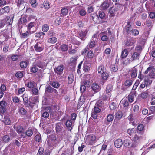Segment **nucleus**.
I'll list each match as a JSON object with an SVG mask.
<instances>
[{"label": "nucleus", "instance_id": "1", "mask_svg": "<svg viewBox=\"0 0 155 155\" xmlns=\"http://www.w3.org/2000/svg\"><path fill=\"white\" fill-rule=\"evenodd\" d=\"M144 74H148L151 78H153L155 76V68L153 66H150L147 68Z\"/></svg>", "mask_w": 155, "mask_h": 155}, {"label": "nucleus", "instance_id": "2", "mask_svg": "<svg viewBox=\"0 0 155 155\" xmlns=\"http://www.w3.org/2000/svg\"><path fill=\"white\" fill-rule=\"evenodd\" d=\"M145 30L147 33L149 34L152 26V21L150 20H147L146 23L144 24Z\"/></svg>", "mask_w": 155, "mask_h": 155}, {"label": "nucleus", "instance_id": "3", "mask_svg": "<svg viewBox=\"0 0 155 155\" xmlns=\"http://www.w3.org/2000/svg\"><path fill=\"white\" fill-rule=\"evenodd\" d=\"M96 137L92 134L87 136L86 138L87 142L90 145H92L96 141Z\"/></svg>", "mask_w": 155, "mask_h": 155}, {"label": "nucleus", "instance_id": "4", "mask_svg": "<svg viewBox=\"0 0 155 155\" xmlns=\"http://www.w3.org/2000/svg\"><path fill=\"white\" fill-rule=\"evenodd\" d=\"M101 111V110L98 107H95L93 109L91 113V117L94 119H96L98 113Z\"/></svg>", "mask_w": 155, "mask_h": 155}, {"label": "nucleus", "instance_id": "5", "mask_svg": "<svg viewBox=\"0 0 155 155\" xmlns=\"http://www.w3.org/2000/svg\"><path fill=\"white\" fill-rule=\"evenodd\" d=\"M6 102L2 100L0 102V113L1 114H3L6 110Z\"/></svg>", "mask_w": 155, "mask_h": 155}, {"label": "nucleus", "instance_id": "6", "mask_svg": "<svg viewBox=\"0 0 155 155\" xmlns=\"http://www.w3.org/2000/svg\"><path fill=\"white\" fill-rule=\"evenodd\" d=\"M34 48L37 52L41 51L44 49V45L41 42H37L34 46Z\"/></svg>", "mask_w": 155, "mask_h": 155}, {"label": "nucleus", "instance_id": "7", "mask_svg": "<svg viewBox=\"0 0 155 155\" xmlns=\"http://www.w3.org/2000/svg\"><path fill=\"white\" fill-rule=\"evenodd\" d=\"M64 66L62 65H60L54 69L55 73L57 74V75L60 76L63 73Z\"/></svg>", "mask_w": 155, "mask_h": 155}, {"label": "nucleus", "instance_id": "8", "mask_svg": "<svg viewBox=\"0 0 155 155\" xmlns=\"http://www.w3.org/2000/svg\"><path fill=\"white\" fill-rule=\"evenodd\" d=\"M142 139V137L141 136H138L136 134L133 138V143L135 145H137L141 142Z\"/></svg>", "mask_w": 155, "mask_h": 155}, {"label": "nucleus", "instance_id": "9", "mask_svg": "<svg viewBox=\"0 0 155 155\" xmlns=\"http://www.w3.org/2000/svg\"><path fill=\"white\" fill-rule=\"evenodd\" d=\"M133 24V22L130 20L128 21L127 25L124 28L126 32L129 33L131 32V30H132L131 26Z\"/></svg>", "mask_w": 155, "mask_h": 155}, {"label": "nucleus", "instance_id": "10", "mask_svg": "<svg viewBox=\"0 0 155 155\" xmlns=\"http://www.w3.org/2000/svg\"><path fill=\"white\" fill-rule=\"evenodd\" d=\"M124 145L125 147H135L136 145H134V143L132 144L131 140L128 139L125 140L124 142Z\"/></svg>", "mask_w": 155, "mask_h": 155}, {"label": "nucleus", "instance_id": "11", "mask_svg": "<svg viewBox=\"0 0 155 155\" xmlns=\"http://www.w3.org/2000/svg\"><path fill=\"white\" fill-rule=\"evenodd\" d=\"M91 89L93 91L95 92L99 91L101 89V87L96 83H93L91 85Z\"/></svg>", "mask_w": 155, "mask_h": 155}, {"label": "nucleus", "instance_id": "12", "mask_svg": "<svg viewBox=\"0 0 155 155\" xmlns=\"http://www.w3.org/2000/svg\"><path fill=\"white\" fill-rule=\"evenodd\" d=\"M136 42L135 39L131 38L130 39L127 40L125 42V45L127 46H132Z\"/></svg>", "mask_w": 155, "mask_h": 155}, {"label": "nucleus", "instance_id": "13", "mask_svg": "<svg viewBox=\"0 0 155 155\" xmlns=\"http://www.w3.org/2000/svg\"><path fill=\"white\" fill-rule=\"evenodd\" d=\"M35 140L36 141L35 143V145L36 147H38L39 144L41 142V135L39 134H37L35 137Z\"/></svg>", "mask_w": 155, "mask_h": 155}, {"label": "nucleus", "instance_id": "14", "mask_svg": "<svg viewBox=\"0 0 155 155\" xmlns=\"http://www.w3.org/2000/svg\"><path fill=\"white\" fill-rule=\"evenodd\" d=\"M44 149L42 148H40L37 155H49V151L48 150H45L44 152Z\"/></svg>", "mask_w": 155, "mask_h": 155}, {"label": "nucleus", "instance_id": "15", "mask_svg": "<svg viewBox=\"0 0 155 155\" xmlns=\"http://www.w3.org/2000/svg\"><path fill=\"white\" fill-rule=\"evenodd\" d=\"M14 15L12 14L6 17V21L8 25L12 24L13 22Z\"/></svg>", "mask_w": 155, "mask_h": 155}, {"label": "nucleus", "instance_id": "16", "mask_svg": "<svg viewBox=\"0 0 155 155\" xmlns=\"http://www.w3.org/2000/svg\"><path fill=\"white\" fill-rule=\"evenodd\" d=\"M114 143L115 146L116 147L119 148L122 145V140L120 139H118L115 140Z\"/></svg>", "mask_w": 155, "mask_h": 155}, {"label": "nucleus", "instance_id": "17", "mask_svg": "<svg viewBox=\"0 0 155 155\" xmlns=\"http://www.w3.org/2000/svg\"><path fill=\"white\" fill-rule=\"evenodd\" d=\"M117 10L115 8L113 7L110 8L109 10V14H110L109 16L113 17L114 16L117 12Z\"/></svg>", "mask_w": 155, "mask_h": 155}, {"label": "nucleus", "instance_id": "18", "mask_svg": "<svg viewBox=\"0 0 155 155\" xmlns=\"http://www.w3.org/2000/svg\"><path fill=\"white\" fill-rule=\"evenodd\" d=\"M91 18L95 22L97 23L99 21V18L97 13H94L91 14Z\"/></svg>", "mask_w": 155, "mask_h": 155}, {"label": "nucleus", "instance_id": "19", "mask_svg": "<svg viewBox=\"0 0 155 155\" xmlns=\"http://www.w3.org/2000/svg\"><path fill=\"white\" fill-rule=\"evenodd\" d=\"M65 125L69 131H71L73 125L72 122L71 120H67L66 122Z\"/></svg>", "mask_w": 155, "mask_h": 155}, {"label": "nucleus", "instance_id": "20", "mask_svg": "<svg viewBox=\"0 0 155 155\" xmlns=\"http://www.w3.org/2000/svg\"><path fill=\"white\" fill-rule=\"evenodd\" d=\"M35 63V65L42 69L45 68L46 66V63L43 62L38 61Z\"/></svg>", "mask_w": 155, "mask_h": 155}, {"label": "nucleus", "instance_id": "21", "mask_svg": "<svg viewBox=\"0 0 155 155\" xmlns=\"http://www.w3.org/2000/svg\"><path fill=\"white\" fill-rule=\"evenodd\" d=\"M52 92H54L56 93L57 92V91L56 89L52 88L50 86L48 85H47L46 87L45 92L51 93Z\"/></svg>", "mask_w": 155, "mask_h": 155}, {"label": "nucleus", "instance_id": "22", "mask_svg": "<svg viewBox=\"0 0 155 155\" xmlns=\"http://www.w3.org/2000/svg\"><path fill=\"white\" fill-rule=\"evenodd\" d=\"M131 77L132 78H135L136 77L137 74V70L135 68H133L131 71Z\"/></svg>", "mask_w": 155, "mask_h": 155}, {"label": "nucleus", "instance_id": "23", "mask_svg": "<svg viewBox=\"0 0 155 155\" xmlns=\"http://www.w3.org/2000/svg\"><path fill=\"white\" fill-rule=\"evenodd\" d=\"M35 23L34 22H31L27 25V31L31 33H33L34 31H31V30L32 28H34Z\"/></svg>", "mask_w": 155, "mask_h": 155}, {"label": "nucleus", "instance_id": "24", "mask_svg": "<svg viewBox=\"0 0 155 155\" xmlns=\"http://www.w3.org/2000/svg\"><path fill=\"white\" fill-rule=\"evenodd\" d=\"M10 11V8L9 6H7L1 9L0 10V12L2 14H3L5 12H9Z\"/></svg>", "mask_w": 155, "mask_h": 155}, {"label": "nucleus", "instance_id": "25", "mask_svg": "<svg viewBox=\"0 0 155 155\" xmlns=\"http://www.w3.org/2000/svg\"><path fill=\"white\" fill-rule=\"evenodd\" d=\"M79 37L82 40H84L86 38L87 33L85 32L81 31L79 34Z\"/></svg>", "mask_w": 155, "mask_h": 155}, {"label": "nucleus", "instance_id": "26", "mask_svg": "<svg viewBox=\"0 0 155 155\" xmlns=\"http://www.w3.org/2000/svg\"><path fill=\"white\" fill-rule=\"evenodd\" d=\"M26 84L27 87L30 88H33L35 84V83L32 81H30Z\"/></svg>", "mask_w": 155, "mask_h": 155}, {"label": "nucleus", "instance_id": "27", "mask_svg": "<svg viewBox=\"0 0 155 155\" xmlns=\"http://www.w3.org/2000/svg\"><path fill=\"white\" fill-rule=\"evenodd\" d=\"M109 3L106 1L104 2L101 5V8L102 10L107 9L109 7Z\"/></svg>", "mask_w": 155, "mask_h": 155}, {"label": "nucleus", "instance_id": "28", "mask_svg": "<svg viewBox=\"0 0 155 155\" xmlns=\"http://www.w3.org/2000/svg\"><path fill=\"white\" fill-rule=\"evenodd\" d=\"M128 52L127 49H124L122 51L121 55L122 58H125L128 55Z\"/></svg>", "mask_w": 155, "mask_h": 155}, {"label": "nucleus", "instance_id": "29", "mask_svg": "<svg viewBox=\"0 0 155 155\" xmlns=\"http://www.w3.org/2000/svg\"><path fill=\"white\" fill-rule=\"evenodd\" d=\"M68 12V10L66 7H64L61 10V14L63 16L67 15Z\"/></svg>", "mask_w": 155, "mask_h": 155}, {"label": "nucleus", "instance_id": "30", "mask_svg": "<svg viewBox=\"0 0 155 155\" xmlns=\"http://www.w3.org/2000/svg\"><path fill=\"white\" fill-rule=\"evenodd\" d=\"M57 41V38L55 37H52L49 38L47 42L50 43L54 44L56 43Z\"/></svg>", "mask_w": 155, "mask_h": 155}, {"label": "nucleus", "instance_id": "31", "mask_svg": "<svg viewBox=\"0 0 155 155\" xmlns=\"http://www.w3.org/2000/svg\"><path fill=\"white\" fill-rule=\"evenodd\" d=\"M27 22V20L24 17H21L18 21L19 25L22 24H24Z\"/></svg>", "mask_w": 155, "mask_h": 155}, {"label": "nucleus", "instance_id": "32", "mask_svg": "<svg viewBox=\"0 0 155 155\" xmlns=\"http://www.w3.org/2000/svg\"><path fill=\"white\" fill-rule=\"evenodd\" d=\"M139 55L140 54L138 52H134L131 57V58H132V61L138 59Z\"/></svg>", "mask_w": 155, "mask_h": 155}, {"label": "nucleus", "instance_id": "33", "mask_svg": "<svg viewBox=\"0 0 155 155\" xmlns=\"http://www.w3.org/2000/svg\"><path fill=\"white\" fill-rule=\"evenodd\" d=\"M81 84L87 87H90L91 84L90 81L86 80L83 81Z\"/></svg>", "mask_w": 155, "mask_h": 155}, {"label": "nucleus", "instance_id": "34", "mask_svg": "<svg viewBox=\"0 0 155 155\" xmlns=\"http://www.w3.org/2000/svg\"><path fill=\"white\" fill-rule=\"evenodd\" d=\"M22 97L24 101V104H26L28 102V97L27 94H24L22 96Z\"/></svg>", "mask_w": 155, "mask_h": 155}, {"label": "nucleus", "instance_id": "35", "mask_svg": "<svg viewBox=\"0 0 155 155\" xmlns=\"http://www.w3.org/2000/svg\"><path fill=\"white\" fill-rule=\"evenodd\" d=\"M104 65H101L98 67V73L100 74H102L104 73Z\"/></svg>", "mask_w": 155, "mask_h": 155}, {"label": "nucleus", "instance_id": "36", "mask_svg": "<svg viewBox=\"0 0 155 155\" xmlns=\"http://www.w3.org/2000/svg\"><path fill=\"white\" fill-rule=\"evenodd\" d=\"M16 131L18 134L22 133L23 132V128L22 126H19L15 128Z\"/></svg>", "mask_w": 155, "mask_h": 155}, {"label": "nucleus", "instance_id": "37", "mask_svg": "<svg viewBox=\"0 0 155 155\" xmlns=\"http://www.w3.org/2000/svg\"><path fill=\"white\" fill-rule=\"evenodd\" d=\"M122 104L124 107H127L129 105V102L127 99H123L122 101Z\"/></svg>", "mask_w": 155, "mask_h": 155}, {"label": "nucleus", "instance_id": "38", "mask_svg": "<svg viewBox=\"0 0 155 155\" xmlns=\"http://www.w3.org/2000/svg\"><path fill=\"white\" fill-rule=\"evenodd\" d=\"M132 84V81L130 79L126 80L124 83V85L126 86L129 87L131 86Z\"/></svg>", "mask_w": 155, "mask_h": 155}, {"label": "nucleus", "instance_id": "39", "mask_svg": "<svg viewBox=\"0 0 155 155\" xmlns=\"http://www.w3.org/2000/svg\"><path fill=\"white\" fill-rule=\"evenodd\" d=\"M95 43L94 40H91L88 44L87 47L90 48L94 47L95 46Z\"/></svg>", "mask_w": 155, "mask_h": 155}, {"label": "nucleus", "instance_id": "40", "mask_svg": "<svg viewBox=\"0 0 155 155\" xmlns=\"http://www.w3.org/2000/svg\"><path fill=\"white\" fill-rule=\"evenodd\" d=\"M38 69L36 66V65H35V63H34L31 69V71L33 73H35L38 71Z\"/></svg>", "mask_w": 155, "mask_h": 155}, {"label": "nucleus", "instance_id": "41", "mask_svg": "<svg viewBox=\"0 0 155 155\" xmlns=\"http://www.w3.org/2000/svg\"><path fill=\"white\" fill-rule=\"evenodd\" d=\"M60 48L62 51H66L68 49V46L65 44H62Z\"/></svg>", "mask_w": 155, "mask_h": 155}, {"label": "nucleus", "instance_id": "42", "mask_svg": "<svg viewBox=\"0 0 155 155\" xmlns=\"http://www.w3.org/2000/svg\"><path fill=\"white\" fill-rule=\"evenodd\" d=\"M103 34L104 32H102L100 33V35H102L101 38V40L103 41H106L109 39V38L106 35H103Z\"/></svg>", "mask_w": 155, "mask_h": 155}, {"label": "nucleus", "instance_id": "43", "mask_svg": "<svg viewBox=\"0 0 155 155\" xmlns=\"http://www.w3.org/2000/svg\"><path fill=\"white\" fill-rule=\"evenodd\" d=\"M122 113L121 111H117L116 114V118L118 119H120L122 117Z\"/></svg>", "mask_w": 155, "mask_h": 155}, {"label": "nucleus", "instance_id": "44", "mask_svg": "<svg viewBox=\"0 0 155 155\" xmlns=\"http://www.w3.org/2000/svg\"><path fill=\"white\" fill-rule=\"evenodd\" d=\"M74 77L72 74H70L68 77V82L69 84H71L74 81Z\"/></svg>", "mask_w": 155, "mask_h": 155}, {"label": "nucleus", "instance_id": "45", "mask_svg": "<svg viewBox=\"0 0 155 155\" xmlns=\"http://www.w3.org/2000/svg\"><path fill=\"white\" fill-rule=\"evenodd\" d=\"M31 34L27 30L26 32L24 33H22L21 34V37L23 38H27Z\"/></svg>", "mask_w": 155, "mask_h": 155}, {"label": "nucleus", "instance_id": "46", "mask_svg": "<svg viewBox=\"0 0 155 155\" xmlns=\"http://www.w3.org/2000/svg\"><path fill=\"white\" fill-rule=\"evenodd\" d=\"M109 107L111 110H115L117 107V104L115 103L112 102L110 104Z\"/></svg>", "mask_w": 155, "mask_h": 155}, {"label": "nucleus", "instance_id": "47", "mask_svg": "<svg viewBox=\"0 0 155 155\" xmlns=\"http://www.w3.org/2000/svg\"><path fill=\"white\" fill-rule=\"evenodd\" d=\"M53 87L55 88H58L60 86L59 83L56 81L53 82L51 84Z\"/></svg>", "mask_w": 155, "mask_h": 155}, {"label": "nucleus", "instance_id": "48", "mask_svg": "<svg viewBox=\"0 0 155 155\" xmlns=\"http://www.w3.org/2000/svg\"><path fill=\"white\" fill-rule=\"evenodd\" d=\"M45 34L44 33L40 32H37L35 34V36L37 38H41L42 37V38L43 37L44 35H45Z\"/></svg>", "mask_w": 155, "mask_h": 155}, {"label": "nucleus", "instance_id": "49", "mask_svg": "<svg viewBox=\"0 0 155 155\" xmlns=\"http://www.w3.org/2000/svg\"><path fill=\"white\" fill-rule=\"evenodd\" d=\"M113 115L111 114H109L107 117V120L108 122H110L113 120Z\"/></svg>", "mask_w": 155, "mask_h": 155}, {"label": "nucleus", "instance_id": "50", "mask_svg": "<svg viewBox=\"0 0 155 155\" xmlns=\"http://www.w3.org/2000/svg\"><path fill=\"white\" fill-rule=\"evenodd\" d=\"M49 30L48 25L47 24L44 25L42 27V30L43 32H46Z\"/></svg>", "mask_w": 155, "mask_h": 155}, {"label": "nucleus", "instance_id": "51", "mask_svg": "<svg viewBox=\"0 0 155 155\" xmlns=\"http://www.w3.org/2000/svg\"><path fill=\"white\" fill-rule=\"evenodd\" d=\"M79 14L81 16H84L86 14V11L84 9H81L79 10Z\"/></svg>", "mask_w": 155, "mask_h": 155}, {"label": "nucleus", "instance_id": "52", "mask_svg": "<svg viewBox=\"0 0 155 155\" xmlns=\"http://www.w3.org/2000/svg\"><path fill=\"white\" fill-rule=\"evenodd\" d=\"M29 2L30 4H31L33 7H35L38 4L36 3V0H30Z\"/></svg>", "mask_w": 155, "mask_h": 155}, {"label": "nucleus", "instance_id": "53", "mask_svg": "<svg viewBox=\"0 0 155 155\" xmlns=\"http://www.w3.org/2000/svg\"><path fill=\"white\" fill-rule=\"evenodd\" d=\"M115 5H116V7L115 8L117 9V11L118 10H121L123 9V6L122 5L120 4H115Z\"/></svg>", "mask_w": 155, "mask_h": 155}, {"label": "nucleus", "instance_id": "54", "mask_svg": "<svg viewBox=\"0 0 155 155\" xmlns=\"http://www.w3.org/2000/svg\"><path fill=\"white\" fill-rule=\"evenodd\" d=\"M20 66L22 68H25L27 66V63L25 61H23L20 62Z\"/></svg>", "mask_w": 155, "mask_h": 155}, {"label": "nucleus", "instance_id": "55", "mask_svg": "<svg viewBox=\"0 0 155 155\" xmlns=\"http://www.w3.org/2000/svg\"><path fill=\"white\" fill-rule=\"evenodd\" d=\"M102 77L103 79L106 80L109 77V74L108 73L104 72L102 74Z\"/></svg>", "mask_w": 155, "mask_h": 155}, {"label": "nucleus", "instance_id": "56", "mask_svg": "<svg viewBox=\"0 0 155 155\" xmlns=\"http://www.w3.org/2000/svg\"><path fill=\"white\" fill-rule=\"evenodd\" d=\"M112 87L111 85H108L107 86L106 90V93H108L110 92L112 90Z\"/></svg>", "mask_w": 155, "mask_h": 155}, {"label": "nucleus", "instance_id": "57", "mask_svg": "<svg viewBox=\"0 0 155 155\" xmlns=\"http://www.w3.org/2000/svg\"><path fill=\"white\" fill-rule=\"evenodd\" d=\"M118 70L117 65L115 64L112 66L111 68V71L113 72H116Z\"/></svg>", "mask_w": 155, "mask_h": 155}, {"label": "nucleus", "instance_id": "58", "mask_svg": "<svg viewBox=\"0 0 155 155\" xmlns=\"http://www.w3.org/2000/svg\"><path fill=\"white\" fill-rule=\"evenodd\" d=\"M55 22L56 25H59L61 22V18L60 17L57 18L55 20Z\"/></svg>", "mask_w": 155, "mask_h": 155}, {"label": "nucleus", "instance_id": "59", "mask_svg": "<svg viewBox=\"0 0 155 155\" xmlns=\"http://www.w3.org/2000/svg\"><path fill=\"white\" fill-rule=\"evenodd\" d=\"M132 34L134 35H137L139 34V31L137 29H134L131 30Z\"/></svg>", "mask_w": 155, "mask_h": 155}, {"label": "nucleus", "instance_id": "60", "mask_svg": "<svg viewBox=\"0 0 155 155\" xmlns=\"http://www.w3.org/2000/svg\"><path fill=\"white\" fill-rule=\"evenodd\" d=\"M3 122L6 124L10 125L11 123V121L9 118L7 117H5L4 120H3Z\"/></svg>", "mask_w": 155, "mask_h": 155}, {"label": "nucleus", "instance_id": "61", "mask_svg": "<svg viewBox=\"0 0 155 155\" xmlns=\"http://www.w3.org/2000/svg\"><path fill=\"white\" fill-rule=\"evenodd\" d=\"M134 99V95H130L128 96V99L127 100H128V101L129 102L131 103L133 101Z\"/></svg>", "mask_w": 155, "mask_h": 155}, {"label": "nucleus", "instance_id": "62", "mask_svg": "<svg viewBox=\"0 0 155 155\" xmlns=\"http://www.w3.org/2000/svg\"><path fill=\"white\" fill-rule=\"evenodd\" d=\"M15 76L18 78H21L23 77V74L22 72L18 71L16 73Z\"/></svg>", "mask_w": 155, "mask_h": 155}, {"label": "nucleus", "instance_id": "63", "mask_svg": "<svg viewBox=\"0 0 155 155\" xmlns=\"http://www.w3.org/2000/svg\"><path fill=\"white\" fill-rule=\"evenodd\" d=\"M143 128V126L142 124H139L137 127V131H141Z\"/></svg>", "mask_w": 155, "mask_h": 155}, {"label": "nucleus", "instance_id": "64", "mask_svg": "<svg viewBox=\"0 0 155 155\" xmlns=\"http://www.w3.org/2000/svg\"><path fill=\"white\" fill-rule=\"evenodd\" d=\"M2 139L5 142H8L9 141L10 138L8 136L5 135L3 137Z\"/></svg>", "mask_w": 155, "mask_h": 155}]
</instances>
